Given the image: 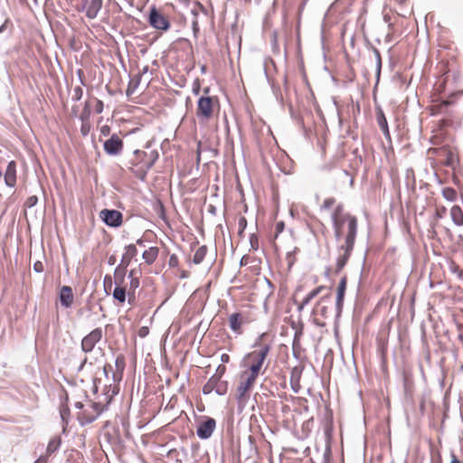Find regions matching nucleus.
Here are the masks:
<instances>
[{
    "label": "nucleus",
    "mask_w": 463,
    "mask_h": 463,
    "mask_svg": "<svg viewBox=\"0 0 463 463\" xmlns=\"http://www.w3.org/2000/svg\"><path fill=\"white\" fill-rule=\"evenodd\" d=\"M331 220L336 240L344 238V243L338 247L339 255L336 259V271H340L347 263L354 247L358 230L357 218L344 210L338 204L332 213Z\"/></svg>",
    "instance_id": "obj_1"
},
{
    "label": "nucleus",
    "mask_w": 463,
    "mask_h": 463,
    "mask_svg": "<svg viewBox=\"0 0 463 463\" xmlns=\"http://www.w3.org/2000/svg\"><path fill=\"white\" fill-rule=\"evenodd\" d=\"M157 158L158 153L156 150L150 152L135 150L129 160L130 170L138 179L144 181Z\"/></svg>",
    "instance_id": "obj_2"
},
{
    "label": "nucleus",
    "mask_w": 463,
    "mask_h": 463,
    "mask_svg": "<svg viewBox=\"0 0 463 463\" xmlns=\"http://www.w3.org/2000/svg\"><path fill=\"white\" fill-rule=\"evenodd\" d=\"M270 351L269 345H262L259 348L248 353L241 362V367L244 372L259 376L267 356Z\"/></svg>",
    "instance_id": "obj_3"
},
{
    "label": "nucleus",
    "mask_w": 463,
    "mask_h": 463,
    "mask_svg": "<svg viewBox=\"0 0 463 463\" xmlns=\"http://www.w3.org/2000/svg\"><path fill=\"white\" fill-rule=\"evenodd\" d=\"M258 376L248 372H241L240 383L236 388V398L239 402H246L250 397V391L254 385Z\"/></svg>",
    "instance_id": "obj_4"
},
{
    "label": "nucleus",
    "mask_w": 463,
    "mask_h": 463,
    "mask_svg": "<svg viewBox=\"0 0 463 463\" xmlns=\"http://www.w3.org/2000/svg\"><path fill=\"white\" fill-rule=\"evenodd\" d=\"M225 371L224 366H219L217 372L220 373L213 374L203 387V392L204 394H210L213 391L218 395H224L227 392L228 383L227 382H222L221 378Z\"/></svg>",
    "instance_id": "obj_5"
},
{
    "label": "nucleus",
    "mask_w": 463,
    "mask_h": 463,
    "mask_svg": "<svg viewBox=\"0 0 463 463\" xmlns=\"http://www.w3.org/2000/svg\"><path fill=\"white\" fill-rule=\"evenodd\" d=\"M213 105L211 97H201L197 102L196 116L201 122H207L213 117Z\"/></svg>",
    "instance_id": "obj_6"
},
{
    "label": "nucleus",
    "mask_w": 463,
    "mask_h": 463,
    "mask_svg": "<svg viewBox=\"0 0 463 463\" xmlns=\"http://www.w3.org/2000/svg\"><path fill=\"white\" fill-rule=\"evenodd\" d=\"M148 23L154 29L164 32L167 31L171 26L168 18L157 11L155 6L150 10Z\"/></svg>",
    "instance_id": "obj_7"
},
{
    "label": "nucleus",
    "mask_w": 463,
    "mask_h": 463,
    "mask_svg": "<svg viewBox=\"0 0 463 463\" xmlns=\"http://www.w3.org/2000/svg\"><path fill=\"white\" fill-rule=\"evenodd\" d=\"M102 335L103 332L101 328L97 327L93 329L81 340V350L84 353L91 352L94 349L96 344L101 340Z\"/></svg>",
    "instance_id": "obj_8"
},
{
    "label": "nucleus",
    "mask_w": 463,
    "mask_h": 463,
    "mask_svg": "<svg viewBox=\"0 0 463 463\" xmlns=\"http://www.w3.org/2000/svg\"><path fill=\"white\" fill-rule=\"evenodd\" d=\"M103 147L109 156H118L123 150V141L117 134H113L104 142Z\"/></svg>",
    "instance_id": "obj_9"
},
{
    "label": "nucleus",
    "mask_w": 463,
    "mask_h": 463,
    "mask_svg": "<svg viewBox=\"0 0 463 463\" xmlns=\"http://www.w3.org/2000/svg\"><path fill=\"white\" fill-rule=\"evenodd\" d=\"M99 216L110 227H118L122 223V213L117 210L104 209L100 212Z\"/></svg>",
    "instance_id": "obj_10"
},
{
    "label": "nucleus",
    "mask_w": 463,
    "mask_h": 463,
    "mask_svg": "<svg viewBox=\"0 0 463 463\" xmlns=\"http://www.w3.org/2000/svg\"><path fill=\"white\" fill-rule=\"evenodd\" d=\"M90 407L92 412L85 410L82 411L81 415L79 416V419L81 420V424H89L93 422L103 411V407L99 402H91Z\"/></svg>",
    "instance_id": "obj_11"
},
{
    "label": "nucleus",
    "mask_w": 463,
    "mask_h": 463,
    "mask_svg": "<svg viewBox=\"0 0 463 463\" xmlns=\"http://www.w3.org/2000/svg\"><path fill=\"white\" fill-rule=\"evenodd\" d=\"M216 428V421L213 418H208L201 422L197 428L196 434L202 439H209Z\"/></svg>",
    "instance_id": "obj_12"
},
{
    "label": "nucleus",
    "mask_w": 463,
    "mask_h": 463,
    "mask_svg": "<svg viewBox=\"0 0 463 463\" xmlns=\"http://www.w3.org/2000/svg\"><path fill=\"white\" fill-rule=\"evenodd\" d=\"M332 298L331 294L328 292L326 295L320 298V299L316 304L313 308L314 316H321L323 317H327L328 316V307L331 305Z\"/></svg>",
    "instance_id": "obj_13"
},
{
    "label": "nucleus",
    "mask_w": 463,
    "mask_h": 463,
    "mask_svg": "<svg viewBox=\"0 0 463 463\" xmlns=\"http://www.w3.org/2000/svg\"><path fill=\"white\" fill-rule=\"evenodd\" d=\"M246 323H248V319L241 313H232L229 317V326L237 335L242 334L241 326Z\"/></svg>",
    "instance_id": "obj_14"
},
{
    "label": "nucleus",
    "mask_w": 463,
    "mask_h": 463,
    "mask_svg": "<svg viewBox=\"0 0 463 463\" xmlns=\"http://www.w3.org/2000/svg\"><path fill=\"white\" fill-rule=\"evenodd\" d=\"M191 14L193 15V19H192L193 33H194V37H197V34L200 31L198 17L200 14H203L204 16H206L207 12L203 5H201L200 3H195L194 5L193 6V8L191 9Z\"/></svg>",
    "instance_id": "obj_15"
},
{
    "label": "nucleus",
    "mask_w": 463,
    "mask_h": 463,
    "mask_svg": "<svg viewBox=\"0 0 463 463\" xmlns=\"http://www.w3.org/2000/svg\"><path fill=\"white\" fill-rule=\"evenodd\" d=\"M346 283H347L346 277H343L337 286L336 299H335V310H336L337 316H340L342 309H343L344 298H345V289H346Z\"/></svg>",
    "instance_id": "obj_16"
},
{
    "label": "nucleus",
    "mask_w": 463,
    "mask_h": 463,
    "mask_svg": "<svg viewBox=\"0 0 463 463\" xmlns=\"http://www.w3.org/2000/svg\"><path fill=\"white\" fill-rule=\"evenodd\" d=\"M5 183L9 187H14L16 184V164L14 161H10L5 169Z\"/></svg>",
    "instance_id": "obj_17"
},
{
    "label": "nucleus",
    "mask_w": 463,
    "mask_h": 463,
    "mask_svg": "<svg viewBox=\"0 0 463 463\" xmlns=\"http://www.w3.org/2000/svg\"><path fill=\"white\" fill-rule=\"evenodd\" d=\"M126 366V360L123 354H118L115 359V372L112 374L114 382H120Z\"/></svg>",
    "instance_id": "obj_18"
},
{
    "label": "nucleus",
    "mask_w": 463,
    "mask_h": 463,
    "mask_svg": "<svg viewBox=\"0 0 463 463\" xmlns=\"http://www.w3.org/2000/svg\"><path fill=\"white\" fill-rule=\"evenodd\" d=\"M60 301L62 307H71L73 303L72 289L69 286H63L60 290Z\"/></svg>",
    "instance_id": "obj_19"
},
{
    "label": "nucleus",
    "mask_w": 463,
    "mask_h": 463,
    "mask_svg": "<svg viewBox=\"0 0 463 463\" xmlns=\"http://www.w3.org/2000/svg\"><path fill=\"white\" fill-rule=\"evenodd\" d=\"M102 0H90L89 5L86 6L85 15L87 18L95 19L102 8Z\"/></svg>",
    "instance_id": "obj_20"
},
{
    "label": "nucleus",
    "mask_w": 463,
    "mask_h": 463,
    "mask_svg": "<svg viewBox=\"0 0 463 463\" xmlns=\"http://www.w3.org/2000/svg\"><path fill=\"white\" fill-rule=\"evenodd\" d=\"M302 367L295 366L294 368H292L290 373V385L292 391L295 393H298L300 390L299 381L302 374Z\"/></svg>",
    "instance_id": "obj_21"
},
{
    "label": "nucleus",
    "mask_w": 463,
    "mask_h": 463,
    "mask_svg": "<svg viewBox=\"0 0 463 463\" xmlns=\"http://www.w3.org/2000/svg\"><path fill=\"white\" fill-rule=\"evenodd\" d=\"M125 250L126 251L123 254L121 260H120V264L118 266L127 268L129 265L131 260L137 255V250L136 245L129 244L125 247Z\"/></svg>",
    "instance_id": "obj_22"
},
{
    "label": "nucleus",
    "mask_w": 463,
    "mask_h": 463,
    "mask_svg": "<svg viewBox=\"0 0 463 463\" xmlns=\"http://www.w3.org/2000/svg\"><path fill=\"white\" fill-rule=\"evenodd\" d=\"M326 288L324 286H319L313 290H311L298 304V311L301 312L304 307L308 305L316 297H317Z\"/></svg>",
    "instance_id": "obj_23"
},
{
    "label": "nucleus",
    "mask_w": 463,
    "mask_h": 463,
    "mask_svg": "<svg viewBox=\"0 0 463 463\" xmlns=\"http://www.w3.org/2000/svg\"><path fill=\"white\" fill-rule=\"evenodd\" d=\"M127 268L118 266L114 270L115 287H127L125 284Z\"/></svg>",
    "instance_id": "obj_24"
},
{
    "label": "nucleus",
    "mask_w": 463,
    "mask_h": 463,
    "mask_svg": "<svg viewBox=\"0 0 463 463\" xmlns=\"http://www.w3.org/2000/svg\"><path fill=\"white\" fill-rule=\"evenodd\" d=\"M129 286L127 287L128 301H131V298H134L136 289L139 287V279L134 276V270L128 273Z\"/></svg>",
    "instance_id": "obj_25"
},
{
    "label": "nucleus",
    "mask_w": 463,
    "mask_h": 463,
    "mask_svg": "<svg viewBox=\"0 0 463 463\" xmlns=\"http://www.w3.org/2000/svg\"><path fill=\"white\" fill-rule=\"evenodd\" d=\"M158 252L159 249L157 247H150L143 252L142 258L146 264L151 265L156 261Z\"/></svg>",
    "instance_id": "obj_26"
},
{
    "label": "nucleus",
    "mask_w": 463,
    "mask_h": 463,
    "mask_svg": "<svg viewBox=\"0 0 463 463\" xmlns=\"http://www.w3.org/2000/svg\"><path fill=\"white\" fill-rule=\"evenodd\" d=\"M377 122H378L379 128L383 131L384 137L386 138L390 139L391 135H390V131H389V128H388L387 119L382 110H380L377 113Z\"/></svg>",
    "instance_id": "obj_27"
},
{
    "label": "nucleus",
    "mask_w": 463,
    "mask_h": 463,
    "mask_svg": "<svg viewBox=\"0 0 463 463\" xmlns=\"http://www.w3.org/2000/svg\"><path fill=\"white\" fill-rule=\"evenodd\" d=\"M450 216L453 221V222L457 226H462L463 225V212L461 208L458 205H454L450 209Z\"/></svg>",
    "instance_id": "obj_28"
},
{
    "label": "nucleus",
    "mask_w": 463,
    "mask_h": 463,
    "mask_svg": "<svg viewBox=\"0 0 463 463\" xmlns=\"http://www.w3.org/2000/svg\"><path fill=\"white\" fill-rule=\"evenodd\" d=\"M127 294V287H115L112 292L113 298L120 303H124L126 301Z\"/></svg>",
    "instance_id": "obj_29"
},
{
    "label": "nucleus",
    "mask_w": 463,
    "mask_h": 463,
    "mask_svg": "<svg viewBox=\"0 0 463 463\" xmlns=\"http://www.w3.org/2000/svg\"><path fill=\"white\" fill-rule=\"evenodd\" d=\"M206 253H207V247L205 245H202L201 247H199L194 255V258H193V262L196 265L198 264H201L205 256H206Z\"/></svg>",
    "instance_id": "obj_30"
},
{
    "label": "nucleus",
    "mask_w": 463,
    "mask_h": 463,
    "mask_svg": "<svg viewBox=\"0 0 463 463\" xmlns=\"http://www.w3.org/2000/svg\"><path fill=\"white\" fill-rule=\"evenodd\" d=\"M442 194L443 196L448 200V201H450V202H453L456 200L457 198V193L456 191L453 189V188H450V187H446L443 189L442 191Z\"/></svg>",
    "instance_id": "obj_31"
},
{
    "label": "nucleus",
    "mask_w": 463,
    "mask_h": 463,
    "mask_svg": "<svg viewBox=\"0 0 463 463\" xmlns=\"http://www.w3.org/2000/svg\"><path fill=\"white\" fill-rule=\"evenodd\" d=\"M60 445V439L50 440L46 449L47 454L51 455L52 453L55 452L59 449Z\"/></svg>",
    "instance_id": "obj_32"
},
{
    "label": "nucleus",
    "mask_w": 463,
    "mask_h": 463,
    "mask_svg": "<svg viewBox=\"0 0 463 463\" xmlns=\"http://www.w3.org/2000/svg\"><path fill=\"white\" fill-rule=\"evenodd\" d=\"M90 116V108L89 102L87 101L85 103L83 110L80 116V119L81 121H89Z\"/></svg>",
    "instance_id": "obj_33"
},
{
    "label": "nucleus",
    "mask_w": 463,
    "mask_h": 463,
    "mask_svg": "<svg viewBox=\"0 0 463 463\" xmlns=\"http://www.w3.org/2000/svg\"><path fill=\"white\" fill-rule=\"evenodd\" d=\"M373 52L375 61H376V71H377V74L379 75L381 72V68H382L381 53L376 48H373Z\"/></svg>",
    "instance_id": "obj_34"
},
{
    "label": "nucleus",
    "mask_w": 463,
    "mask_h": 463,
    "mask_svg": "<svg viewBox=\"0 0 463 463\" xmlns=\"http://www.w3.org/2000/svg\"><path fill=\"white\" fill-rule=\"evenodd\" d=\"M238 227H239V232H238V234L240 236L242 235V233L244 232L246 227H247V220L245 217L241 216L239 218L238 220Z\"/></svg>",
    "instance_id": "obj_35"
},
{
    "label": "nucleus",
    "mask_w": 463,
    "mask_h": 463,
    "mask_svg": "<svg viewBox=\"0 0 463 463\" xmlns=\"http://www.w3.org/2000/svg\"><path fill=\"white\" fill-rule=\"evenodd\" d=\"M113 281L112 278L109 275H106L104 278V289L107 294H109L112 288Z\"/></svg>",
    "instance_id": "obj_36"
},
{
    "label": "nucleus",
    "mask_w": 463,
    "mask_h": 463,
    "mask_svg": "<svg viewBox=\"0 0 463 463\" xmlns=\"http://www.w3.org/2000/svg\"><path fill=\"white\" fill-rule=\"evenodd\" d=\"M83 90L81 87L77 86L73 89L72 100L78 101L82 98Z\"/></svg>",
    "instance_id": "obj_37"
},
{
    "label": "nucleus",
    "mask_w": 463,
    "mask_h": 463,
    "mask_svg": "<svg viewBox=\"0 0 463 463\" xmlns=\"http://www.w3.org/2000/svg\"><path fill=\"white\" fill-rule=\"evenodd\" d=\"M335 203V199L333 197L326 198L321 205V208L324 210L330 209Z\"/></svg>",
    "instance_id": "obj_38"
},
{
    "label": "nucleus",
    "mask_w": 463,
    "mask_h": 463,
    "mask_svg": "<svg viewBox=\"0 0 463 463\" xmlns=\"http://www.w3.org/2000/svg\"><path fill=\"white\" fill-rule=\"evenodd\" d=\"M250 243L251 248L254 250H258V248H259V240H258V237H257L256 234H254V233L250 234Z\"/></svg>",
    "instance_id": "obj_39"
},
{
    "label": "nucleus",
    "mask_w": 463,
    "mask_h": 463,
    "mask_svg": "<svg viewBox=\"0 0 463 463\" xmlns=\"http://www.w3.org/2000/svg\"><path fill=\"white\" fill-rule=\"evenodd\" d=\"M37 202H38L37 196L32 195V196L27 198V200L25 202V205L27 207L31 208V207L36 205Z\"/></svg>",
    "instance_id": "obj_40"
},
{
    "label": "nucleus",
    "mask_w": 463,
    "mask_h": 463,
    "mask_svg": "<svg viewBox=\"0 0 463 463\" xmlns=\"http://www.w3.org/2000/svg\"><path fill=\"white\" fill-rule=\"evenodd\" d=\"M82 124H81V128H80V132L82 134V136L86 137L89 132H90V124H89V121H81Z\"/></svg>",
    "instance_id": "obj_41"
},
{
    "label": "nucleus",
    "mask_w": 463,
    "mask_h": 463,
    "mask_svg": "<svg viewBox=\"0 0 463 463\" xmlns=\"http://www.w3.org/2000/svg\"><path fill=\"white\" fill-rule=\"evenodd\" d=\"M44 269L43 263L40 260H37L33 263V270L37 273H42Z\"/></svg>",
    "instance_id": "obj_42"
},
{
    "label": "nucleus",
    "mask_w": 463,
    "mask_h": 463,
    "mask_svg": "<svg viewBox=\"0 0 463 463\" xmlns=\"http://www.w3.org/2000/svg\"><path fill=\"white\" fill-rule=\"evenodd\" d=\"M302 334H303L302 328H300V329H298V330H297V331L295 332L294 341H293V348H295V346H296L297 345H298V343H299V339H300V337H301Z\"/></svg>",
    "instance_id": "obj_43"
},
{
    "label": "nucleus",
    "mask_w": 463,
    "mask_h": 463,
    "mask_svg": "<svg viewBox=\"0 0 463 463\" xmlns=\"http://www.w3.org/2000/svg\"><path fill=\"white\" fill-rule=\"evenodd\" d=\"M284 228H285V224H284L283 222H278L276 223V226H275V230H276L275 238H277L278 235L284 231Z\"/></svg>",
    "instance_id": "obj_44"
},
{
    "label": "nucleus",
    "mask_w": 463,
    "mask_h": 463,
    "mask_svg": "<svg viewBox=\"0 0 463 463\" xmlns=\"http://www.w3.org/2000/svg\"><path fill=\"white\" fill-rule=\"evenodd\" d=\"M104 109V104L101 100L98 99L95 106V111L97 114L102 113Z\"/></svg>",
    "instance_id": "obj_45"
},
{
    "label": "nucleus",
    "mask_w": 463,
    "mask_h": 463,
    "mask_svg": "<svg viewBox=\"0 0 463 463\" xmlns=\"http://www.w3.org/2000/svg\"><path fill=\"white\" fill-rule=\"evenodd\" d=\"M109 132H110V128L109 126L105 125L100 128V134L102 136H108V135H109Z\"/></svg>",
    "instance_id": "obj_46"
},
{
    "label": "nucleus",
    "mask_w": 463,
    "mask_h": 463,
    "mask_svg": "<svg viewBox=\"0 0 463 463\" xmlns=\"http://www.w3.org/2000/svg\"><path fill=\"white\" fill-rule=\"evenodd\" d=\"M178 263V259L175 255H171L169 259V265L171 267H175Z\"/></svg>",
    "instance_id": "obj_47"
},
{
    "label": "nucleus",
    "mask_w": 463,
    "mask_h": 463,
    "mask_svg": "<svg viewBox=\"0 0 463 463\" xmlns=\"http://www.w3.org/2000/svg\"><path fill=\"white\" fill-rule=\"evenodd\" d=\"M90 0H81V7L78 8L79 11L85 12L86 6L89 5Z\"/></svg>",
    "instance_id": "obj_48"
},
{
    "label": "nucleus",
    "mask_w": 463,
    "mask_h": 463,
    "mask_svg": "<svg viewBox=\"0 0 463 463\" xmlns=\"http://www.w3.org/2000/svg\"><path fill=\"white\" fill-rule=\"evenodd\" d=\"M221 361L223 363V364H228L230 362V356L229 354H222L221 355Z\"/></svg>",
    "instance_id": "obj_49"
},
{
    "label": "nucleus",
    "mask_w": 463,
    "mask_h": 463,
    "mask_svg": "<svg viewBox=\"0 0 463 463\" xmlns=\"http://www.w3.org/2000/svg\"><path fill=\"white\" fill-rule=\"evenodd\" d=\"M9 23V19H6L5 23L0 26V33H4L7 27V24Z\"/></svg>",
    "instance_id": "obj_50"
},
{
    "label": "nucleus",
    "mask_w": 463,
    "mask_h": 463,
    "mask_svg": "<svg viewBox=\"0 0 463 463\" xmlns=\"http://www.w3.org/2000/svg\"><path fill=\"white\" fill-rule=\"evenodd\" d=\"M109 370H112V366L110 364H106L103 368V371L107 377H108Z\"/></svg>",
    "instance_id": "obj_51"
},
{
    "label": "nucleus",
    "mask_w": 463,
    "mask_h": 463,
    "mask_svg": "<svg viewBox=\"0 0 463 463\" xmlns=\"http://www.w3.org/2000/svg\"><path fill=\"white\" fill-rule=\"evenodd\" d=\"M188 277H189L188 271H185V270L182 271L181 276H180L181 279H186Z\"/></svg>",
    "instance_id": "obj_52"
},
{
    "label": "nucleus",
    "mask_w": 463,
    "mask_h": 463,
    "mask_svg": "<svg viewBox=\"0 0 463 463\" xmlns=\"http://www.w3.org/2000/svg\"><path fill=\"white\" fill-rule=\"evenodd\" d=\"M74 406H75V408L80 409V410L83 409V403L81 402H75Z\"/></svg>",
    "instance_id": "obj_53"
},
{
    "label": "nucleus",
    "mask_w": 463,
    "mask_h": 463,
    "mask_svg": "<svg viewBox=\"0 0 463 463\" xmlns=\"http://www.w3.org/2000/svg\"><path fill=\"white\" fill-rule=\"evenodd\" d=\"M450 463H461L455 455L451 456V461Z\"/></svg>",
    "instance_id": "obj_54"
},
{
    "label": "nucleus",
    "mask_w": 463,
    "mask_h": 463,
    "mask_svg": "<svg viewBox=\"0 0 463 463\" xmlns=\"http://www.w3.org/2000/svg\"><path fill=\"white\" fill-rule=\"evenodd\" d=\"M34 463H46V459L41 457Z\"/></svg>",
    "instance_id": "obj_55"
},
{
    "label": "nucleus",
    "mask_w": 463,
    "mask_h": 463,
    "mask_svg": "<svg viewBox=\"0 0 463 463\" xmlns=\"http://www.w3.org/2000/svg\"><path fill=\"white\" fill-rule=\"evenodd\" d=\"M114 263H115V257L114 256H110L109 258V264L113 265Z\"/></svg>",
    "instance_id": "obj_56"
},
{
    "label": "nucleus",
    "mask_w": 463,
    "mask_h": 463,
    "mask_svg": "<svg viewBox=\"0 0 463 463\" xmlns=\"http://www.w3.org/2000/svg\"><path fill=\"white\" fill-rule=\"evenodd\" d=\"M78 74L80 75V83H81V84H84V82H83V79H82V77H81L82 71H81L80 70L78 71Z\"/></svg>",
    "instance_id": "obj_57"
},
{
    "label": "nucleus",
    "mask_w": 463,
    "mask_h": 463,
    "mask_svg": "<svg viewBox=\"0 0 463 463\" xmlns=\"http://www.w3.org/2000/svg\"><path fill=\"white\" fill-rule=\"evenodd\" d=\"M140 77L141 75L139 74L138 75V79L137 80V81L135 82V85H134V89L137 87V85L139 84V80H140Z\"/></svg>",
    "instance_id": "obj_58"
},
{
    "label": "nucleus",
    "mask_w": 463,
    "mask_h": 463,
    "mask_svg": "<svg viewBox=\"0 0 463 463\" xmlns=\"http://www.w3.org/2000/svg\"><path fill=\"white\" fill-rule=\"evenodd\" d=\"M143 243H144V241H143V240H142V239H138V240L137 241V245H139V246H143Z\"/></svg>",
    "instance_id": "obj_59"
},
{
    "label": "nucleus",
    "mask_w": 463,
    "mask_h": 463,
    "mask_svg": "<svg viewBox=\"0 0 463 463\" xmlns=\"http://www.w3.org/2000/svg\"><path fill=\"white\" fill-rule=\"evenodd\" d=\"M86 362H87V358H84V360H83V362L81 363V364H80V366L79 370H81V369L83 368V366H84V364H85V363H86Z\"/></svg>",
    "instance_id": "obj_60"
},
{
    "label": "nucleus",
    "mask_w": 463,
    "mask_h": 463,
    "mask_svg": "<svg viewBox=\"0 0 463 463\" xmlns=\"http://www.w3.org/2000/svg\"><path fill=\"white\" fill-rule=\"evenodd\" d=\"M67 412H68V409H67V410H65V411H61V417H62V418H64V414H67Z\"/></svg>",
    "instance_id": "obj_61"
},
{
    "label": "nucleus",
    "mask_w": 463,
    "mask_h": 463,
    "mask_svg": "<svg viewBox=\"0 0 463 463\" xmlns=\"http://www.w3.org/2000/svg\"><path fill=\"white\" fill-rule=\"evenodd\" d=\"M148 70V67L147 66H145L142 70V73H146Z\"/></svg>",
    "instance_id": "obj_62"
},
{
    "label": "nucleus",
    "mask_w": 463,
    "mask_h": 463,
    "mask_svg": "<svg viewBox=\"0 0 463 463\" xmlns=\"http://www.w3.org/2000/svg\"><path fill=\"white\" fill-rule=\"evenodd\" d=\"M72 114L74 116H77V109L75 108L72 109Z\"/></svg>",
    "instance_id": "obj_63"
},
{
    "label": "nucleus",
    "mask_w": 463,
    "mask_h": 463,
    "mask_svg": "<svg viewBox=\"0 0 463 463\" xmlns=\"http://www.w3.org/2000/svg\"><path fill=\"white\" fill-rule=\"evenodd\" d=\"M322 225V228H323V233L325 232V231L326 230V226L321 224Z\"/></svg>",
    "instance_id": "obj_64"
}]
</instances>
